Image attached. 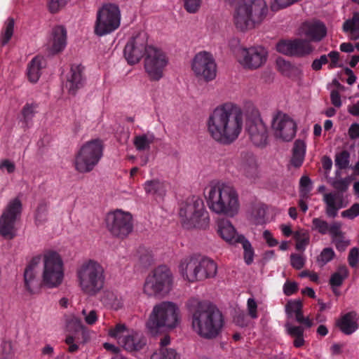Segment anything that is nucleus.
<instances>
[{
	"label": "nucleus",
	"instance_id": "obj_34",
	"mask_svg": "<svg viewBox=\"0 0 359 359\" xmlns=\"http://www.w3.org/2000/svg\"><path fill=\"white\" fill-rule=\"evenodd\" d=\"M101 302L104 306L115 311L121 309L123 304L122 297L117 293L109 290L104 292Z\"/></svg>",
	"mask_w": 359,
	"mask_h": 359
},
{
	"label": "nucleus",
	"instance_id": "obj_22",
	"mask_svg": "<svg viewBox=\"0 0 359 359\" xmlns=\"http://www.w3.org/2000/svg\"><path fill=\"white\" fill-rule=\"evenodd\" d=\"M325 25L319 21L306 22L299 29V34L304 36L311 41H320L326 35Z\"/></svg>",
	"mask_w": 359,
	"mask_h": 359
},
{
	"label": "nucleus",
	"instance_id": "obj_4",
	"mask_svg": "<svg viewBox=\"0 0 359 359\" xmlns=\"http://www.w3.org/2000/svg\"><path fill=\"white\" fill-rule=\"evenodd\" d=\"M268 13L269 7L265 0H242L233 12V24L238 32L245 33L259 27Z\"/></svg>",
	"mask_w": 359,
	"mask_h": 359
},
{
	"label": "nucleus",
	"instance_id": "obj_48",
	"mask_svg": "<svg viewBox=\"0 0 359 359\" xmlns=\"http://www.w3.org/2000/svg\"><path fill=\"white\" fill-rule=\"evenodd\" d=\"M66 325H67V328L69 331L79 332L84 329V325H83L81 320L75 316H69L67 319Z\"/></svg>",
	"mask_w": 359,
	"mask_h": 359
},
{
	"label": "nucleus",
	"instance_id": "obj_13",
	"mask_svg": "<svg viewBox=\"0 0 359 359\" xmlns=\"http://www.w3.org/2000/svg\"><path fill=\"white\" fill-rule=\"evenodd\" d=\"M168 62L165 53L161 49L149 46L144 59V69L151 81H159Z\"/></svg>",
	"mask_w": 359,
	"mask_h": 359
},
{
	"label": "nucleus",
	"instance_id": "obj_37",
	"mask_svg": "<svg viewBox=\"0 0 359 359\" xmlns=\"http://www.w3.org/2000/svg\"><path fill=\"white\" fill-rule=\"evenodd\" d=\"M343 29L345 32L349 33L351 39H359V13H353L351 19L344 22Z\"/></svg>",
	"mask_w": 359,
	"mask_h": 359
},
{
	"label": "nucleus",
	"instance_id": "obj_55",
	"mask_svg": "<svg viewBox=\"0 0 359 359\" xmlns=\"http://www.w3.org/2000/svg\"><path fill=\"white\" fill-rule=\"evenodd\" d=\"M329 231L327 233H329L333 240H336L337 238H339L342 236L341 232V224L339 222H334L332 224H329L328 226Z\"/></svg>",
	"mask_w": 359,
	"mask_h": 359
},
{
	"label": "nucleus",
	"instance_id": "obj_30",
	"mask_svg": "<svg viewBox=\"0 0 359 359\" xmlns=\"http://www.w3.org/2000/svg\"><path fill=\"white\" fill-rule=\"evenodd\" d=\"M358 315L355 311H350L337 320V325L345 334L350 335L358 328Z\"/></svg>",
	"mask_w": 359,
	"mask_h": 359
},
{
	"label": "nucleus",
	"instance_id": "obj_39",
	"mask_svg": "<svg viewBox=\"0 0 359 359\" xmlns=\"http://www.w3.org/2000/svg\"><path fill=\"white\" fill-rule=\"evenodd\" d=\"M14 19L8 18L4 22L0 34V43L1 46L6 45L13 36L14 32Z\"/></svg>",
	"mask_w": 359,
	"mask_h": 359
},
{
	"label": "nucleus",
	"instance_id": "obj_36",
	"mask_svg": "<svg viewBox=\"0 0 359 359\" xmlns=\"http://www.w3.org/2000/svg\"><path fill=\"white\" fill-rule=\"evenodd\" d=\"M43 58L36 56L34 57L27 67V76L32 83H36L41 76Z\"/></svg>",
	"mask_w": 359,
	"mask_h": 359
},
{
	"label": "nucleus",
	"instance_id": "obj_41",
	"mask_svg": "<svg viewBox=\"0 0 359 359\" xmlns=\"http://www.w3.org/2000/svg\"><path fill=\"white\" fill-rule=\"evenodd\" d=\"M238 243L242 244L243 249V258L246 264L250 265L253 262L255 252L250 241L244 236L241 237Z\"/></svg>",
	"mask_w": 359,
	"mask_h": 359
},
{
	"label": "nucleus",
	"instance_id": "obj_27",
	"mask_svg": "<svg viewBox=\"0 0 359 359\" xmlns=\"http://www.w3.org/2000/svg\"><path fill=\"white\" fill-rule=\"evenodd\" d=\"M146 344V339L142 333L130 330L125 338L121 339V346L132 352L141 350Z\"/></svg>",
	"mask_w": 359,
	"mask_h": 359
},
{
	"label": "nucleus",
	"instance_id": "obj_50",
	"mask_svg": "<svg viewBox=\"0 0 359 359\" xmlns=\"http://www.w3.org/2000/svg\"><path fill=\"white\" fill-rule=\"evenodd\" d=\"M329 224L320 218H313L312 220V229L317 231L320 234H327L329 231Z\"/></svg>",
	"mask_w": 359,
	"mask_h": 359
},
{
	"label": "nucleus",
	"instance_id": "obj_26",
	"mask_svg": "<svg viewBox=\"0 0 359 359\" xmlns=\"http://www.w3.org/2000/svg\"><path fill=\"white\" fill-rule=\"evenodd\" d=\"M67 45V30L65 27L58 25L52 29L49 41L50 51L53 54L62 51Z\"/></svg>",
	"mask_w": 359,
	"mask_h": 359
},
{
	"label": "nucleus",
	"instance_id": "obj_17",
	"mask_svg": "<svg viewBox=\"0 0 359 359\" xmlns=\"http://www.w3.org/2000/svg\"><path fill=\"white\" fill-rule=\"evenodd\" d=\"M237 60L245 69H255L263 65L267 58V52L262 46L240 48L236 53Z\"/></svg>",
	"mask_w": 359,
	"mask_h": 359
},
{
	"label": "nucleus",
	"instance_id": "obj_47",
	"mask_svg": "<svg viewBox=\"0 0 359 359\" xmlns=\"http://www.w3.org/2000/svg\"><path fill=\"white\" fill-rule=\"evenodd\" d=\"M266 210L264 207L255 206L253 208L250 219L255 224H262L264 222Z\"/></svg>",
	"mask_w": 359,
	"mask_h": 359
},
{
	"label": "nucleus",
	"instance_id": "obj_42",
	"mask_svg": "<svg viewBox=\"0 0 359 359\" xmlns=\"http://www.w3.org/2000/svg\"><path fill=\"white\" fill-rule=\"evenodd\" d=\"M129 330L125 324L118 323L114 327L109 330V335L117 340L118 343L121 344V339L125 338V336L128 334Z\"/></svg>",
	"mask_w": 359,
	"mask_h": 359
},
{
	"label": "nucleus",
	"instance_id": "obj_54",
	"mask_svg": "<svg viewBox=\"0 0 359 359\" xmlns=\"http://www.w3.org/2000/svg\"><path fill=\"white\" fill-rule=\"evenodd\" d=\"M81 313L84 318L85 323L88 325H93L98 320V314L95 310L88 311L86 309H83Z\"/></svg>",
	"mask_w": 359,
	"mask_h": 359
},
{
	"label": "nucleus",
	"instance_id": "obj_2",
	"mask_svg": "<svg viewBox=\"0 0 359 359\" xmlns=\"http://www.w3.org/2000/svg\"><path fill=\"white\" fill-rule=\"evenodd\" d=\"M192 330L200 337L212 340L217 338L224 327V318L218 309L197 298L186 304Z\"/></svg>",
	"mask_w": 359,
	"mask_h": 359
},
{
	"label": "nucleus",
	"instance_id": "obj_63",
	"mask_svg": "<svg viewBox=\"0 0 359 359\" xmlns=\"http://www.w3.org/2000/svg\"><path fill=\"white\" fill-rule=\"evenodd\" d=\"M297 284L294 282L286 281L283 285V292L287 296L292 295L297 290Z\"/></svg>",
	"mask_w": 359,
	"mask_h": 359
},
{
	"label": "nucleus",
	"instance_id": "obj_31",
	"mask_svg": "<svg viewBox=\"0 0 359 359\" xmlns=\"http://www.w3.org/2000/svg\"><path fill=\"white\" fill-rule=\"evenodd\" d=\"M198 263L201 266L198 267L197 271L201 274V276L196 277V281L203 280L215 276L217 271V266L213 260L208 257L199 256Z\"/></svg>",
	"mask_w": 359,
	"mask_h": 359
},
{
	"label": "nucleus",
	"instance_id": "obj_51",
	"mask_svg": "<svg viewBox=\"0 0 359 359\" xmlns=\"http://www.w3.org/2000/svg\"><path fill=\"white\" fill-rule=\"evenodd\" d=\"M302 303L300 300L289 301L285 306V312L288 317L302 310Z\"/></svg>",
	"mask_w": 359,
	"mask_h": 359
},
{
	"label": "nucleus",
	"instance_id": "obj_8",
	"mask_svg": "<svg viewBox=\"0 0 359 359\" xmlns=\"http://www.w3.org/2000/svg\"><path fill=\"white\" fill-rule=\"evenodd\" d=\"M173 276L166 266L156 268L146 278L144 292L149 297H163L172 290Z\"/></svg>",
	"mask_w": 359,
	"mask_h": 359
},
{
	"label": "nucleus",
	"instance_id": "obj_56",
	"mask_svg": "<svg viewBox=\"0 0 359 359\" xmlns=\"http://www.w3.org/2000/svg\"><path fill=\"white\" fill-rule=\"evenodd\" d=\"M184 6L189 13H196L200 8L202 0H183Z\"/></svg>",
	"mask_w": 359,
	"mask_h": 359
},
{
	"label": "nucleus",
	"instance_id": "obj_15",
	"mask_svg": "<svg viewBox=\"0 0 359 359\" xmlns=\"http://www.w3.org/2000/svg\"><path fill=\"white\" fill-rule=\"evenodd\" d=\"M191 69L199 79L212 81L217 74V65L212 55L206 51L196 54L191 62Z\"/></svg>",
	"mask_w": 359,
	"mask_h": 359
},
{
	"label": "nucleus",
	"instance_id": "obj_1",
	"mask_svg": "<svg viewBox=\"0 0 359 359\" xmlns=\"http://www.w3.org/2000/svg\"><path fill=\"white\" fill-rule=\"evenodd\" d=\"M243 119V112L239 106L231 102L223 104L210 114L207 120L208 132L215 142L231 144L241 135Z\"/></svg>",
	"mask_w": 359,
	"mask_h": 359
},
{
	"label": "nucleus",
	"instance_id": "obj_49",
	"mask_svg": "<svg viewBox=\"0 0 359 359\" xmlns=\"http://www.w3.org/2000/svg\"><path fill=\"white\" fill-rule=\"evenodd\" d=\"M350 159V154L344 150L337 154L335 156V165L339 169H345L348 166Z\"/></svg>",
	"mask_w": 359,
	"mask_h": 359
},
{
	"label": "nucleus",
	"instance_id": "obj_23",
	"mask_svg": "<svg viewBox=\"0 0 359 359\" xmlns=\"http://www.w3.org/2000/svg\"><path fill=\"white\" fill-rule=\"evenodd\" d=\"M323 201L325 205V211L330 218H335L340 209L346 206L343 196L337 192L324 193Z\"/></svg>",
	"mask_w": 359,
	"mask_h": 359
},
{
	"label": "nucleus",
	"instance_id": "obj_33",
	"mask_svg": "<svg viewBox=\"0 0 359 359\" xmlns=\"http://www.w3.org/2000/svg\"><path fill=\"white\" fill-rule=\"evenodd\" d=\"M144 189L147 194L160 198H163L166 193L165 183L156 179L146 181Z\"/></svg>",
	"mask_w": 359,
	"mask_h": 359
},
{
	"label": "nucleus",
	"instance_id": "obj_35",
	"mask_svg": "<svg viewBox=\"0 0 359 359\" xmlns=\"http://www.w3.org/2000/svg\"><path fill=\"white\" fill-rule=\"evenodd\" d=\"M306 153V144L303 140L295 141L293 147V154L291 159V164L296 167H300L304 161Z\"/></svg>",
	"mask_w": 359,
	"mask_h": 359
},
{
	"label": "nucleus",
	"instance_id": "obj_53",
	"mask_svg": "<svg viewBox=\"0 0 359 359\" xmlns=\"http://www.w3.org/2000/svg\"><path fill=\"white\" fill-rule=\"evenodd\" d=\"M70 0H50L48 8L51 13H56L63 8Z\"/></svg>",
	"mask_w": 359,
	"mask_h": 359
},
{
	"label": "nucleus",
	"instance_id": "obj_44",
	"mask_svg": "<svg viewBox=\"0 0 359 359\" xmlns=\"http://www.w3.org/2000/svg\"><path fill=\"white\" fill-rule=\"evenodd\" d=\"M335 256L332 248H325L317 257V263L320 267H323L328 262H331Z\"/></svg>",
	"mask_w": 359,
	"mask_h": 359
},
{
	"label": "nucleus",
	"instance_id": "obj_60",
	"mask_svg": "<svg viewBox=\"0 0 359 359\" xmlns=\"http://www.w3.org/2000/svg\"><path fill=\"white\" fill-rule=\"evenodd\" d=\"M348 261L351 267L355 268L357 266L359 261V250L357 248H353L350 250Z\"/></svg>",
	"mask_w": 359,
	"mask_h": 359
},
{
	"label": "nucleus",
	"instance_id": "obj_11",
	"mask_svg": "<svg viewBox=\"0 0 359 359\" xmlns=\"http://www.w3.org/2000/svg\"><path fill=\"white\" fill-rule=\"evenodd\" d=\"M121 24V12L115 4L104 5L97 12L94 32L102 36L116 30Z\"/></svg>",
	"mask_w": 359,
	"mask_h": 359
},
{
	"label": "nucleus",
	"instance_id": "obj_5",
	"mask_svg": "<svg viewBox=\"0 0 359 359\" xmlns=\"http://www.w3.org/2000/svg\"><path fill=\"white\" fill-rule=\"evenodd\" d=\"M180 323V309L172 302L163 301L155 304L149 314L146 326L152 334L161 330H172Z\"/></svg>",
	"mask_w": 359,
	"mask_h": 359
},
{
	"label": "nucleus",
	"instance_id": "obj_32",
	"mask_svg": "<svg viewBox=\"0 0 359 359\" xmlns=\"http://www.w3.org/2000/svg\"><path fill=\"white\" fill-rule=\"evenodd\" d=\"M155 139L154 133L148 131L135 136L133 144L138 151H149L151 145L154 142Z\"/></svg>",
	"mask_w": 359,
	"mask_h": 359
},
{
	"label": "nucleus",
	"instance_id": "obj_40",
	"mask_svg": "<svg viewBox=\"0 0 359 359\" xmlns=\"http://www.w3.org/2000/svg\"><path fill=\"white\" fill-rule=\"evenodd\" d=\"M38 104L36 103H27L21 111L22 119L25 127H29L32 118L36 113Z\"/></svg>",
	"mask_w": 359,
	"mask_h": 359
},
{
	"label": "nucleus",
	"instance_id": "obj_29",
	"mask_svg": "<svg viewBox=\"0 0 359 359\" xmlns=\"http://www.w3.org/2000/svg\"><path fill=\"white\" fill-rule=\"evenodd\" d=\"M217 233L221 238L229 244L238 243L243 235H238L233 226L228 220L222 219L218 222Z\"/></svg>",
	"mask_w": 359,
	"mask_h": 359
},
{
	"label": "nucleus",
	"instance_id": "obj_14",
	"mask_svg": "<svg viewBox=\"0 0 359 359\" xmlns=\"http://www.w3.org/2000/svg\"><path fill=\"white\" fill-rule=\"evenodd\" d=\"M21 212L22 203L18 198H14L8 203L0 217V234L4 238L11 239L15 236V225Z\"/></svg>",
	"mask_w": 359,
	"mask_h": 359
},
{
	"label": "nucleus",
	"instance_id": "obj_46",
	"mask_svg": "<svg viewBox=\"0 0 359 359\" xmlns=\"http://www.w3.org/2000/svg\"><path fill=\"white\" fill-rule=\"evenodd\" d=\"M294 236L297 241L296 249L297 250L304 251L309 243V236L305 232L296 231Z\"/></svg>",
	"mask_w": 359,
	"mask_h": 359
},
{
	"label": "nucleus",
	"instance_id": "obj_25",
	"mask_svg": "<svg viewBox=\"0 0 359 359\" xmlns=\"http://www.w3.org/2000/svg\"><path fill=\"white\" fill-rule=\"evenodd\" d=\"M236 168L242 175L249 179L256 177L258 173L257 161L252 154H242L236 163Z\"/></svg>",
	"mask_w": 359,
	"mask_h": 359
},
{
	"label": "nucleus",
	"instance_id": "obj_7",
	"mask_svg": "<svg viewBox=\"0 0 359 359\" xmlns=\"http://www.w3.org/2000/svg\"><path fill=\"white\" fill-rule=\"evenodd\" d=\"M179 215L182 226L186 229H206L209 226L210 217L203 200L193 196L182 205Z\"/></svg>",
	"mask_w": 359,
	"mask_h": 359
},
{
	"label": "nucleus",
	"instance_id": "obj_10",
	"mask_svg": "<svg viewBox=\"0 0 359 359\" xmlns=\"http://www.w3.org/2000/svg\"><path fill=\"white\" fill-rule=\"evenodd\" d=\"M42 283L48 288L59 287L64 279L63 262L60 255L55 252H48L43 256Z\"/></svg>",
	"mask_w": 359,
	"mask_h": 359
},
{
	"label": "nucleus",
	"instance_id": "obj_16",
	"mask_svg": "<svg viewBox=\"0 0 359 359\" xmlns=\"http://www.w3.org/2000/svg\"><path fill=\"white\" fill-rule=\"evenodd\" d=\"M246 129L255 145L260 147L266 143L267 129L260 118L259 111L255 107H252L248 113Z\"/></svg>",
	"mask_w": 359,
	"mask_h": 359
},
{
	"label": "nucleus",
	"instance_id": "obj_43",
	"mask_svg": "<svg viewBox=\"0 0 359 359\" xmlns=\"http://www.w3.org/2000/svg\"><path fill=\"white\" fill-rule=\"evenodd\" d=\"M150 359H178L176 351L170 348H159L155 351Z\"/></svg>",
	"mask_w": 359,
	"mask_h": 359
},
{
	"label": "nucleus",
	"instance_id": "obj_61",
	"mask_svg": "<svg viewBox=\"0 0 359 359\" xmlns=\"http://www.w3.org/2000/svg\"><path fill=\"white\" fill-rule=\"evenodd\" d=\"M332 187L339 191H345L349 185V180L347 178L335 180L332 182Z\"/></svg>",
	"mask_w": 359,
	"mask_h": 359
},
{
	"label": "nucleus",
	"instance_id": "obj_19",
	"mask_svg": "<svg viewBox=\"0 0 359 359\" xmlns=\"http://www.w3.org/2000/svg\"><path fill=\"white\" fill-rule=\"evenodd\" d=\"M277 50L286 55L304 57L313 51L309 41L302 39L283 40L276 45Z\"/></svg>",
	"mask_w": 359,
	"mask_h": 359
},
{
	"label": "nucleus",
	"instance_id": "obj_20",
	"mask_svg": "<svg viewBox=\"0 0 359 359\" xmlns=\"http://www.w3.org/2000/svg\"><path fill=\"white\" fill-rule=\"evenodd\" d=\"M147 37L145 33L141 32L127 43L124 48V56L130 65L137 63L144 55H147Z\"/></svg>",
	"mask_w": 359,
	"mask_h": 359
},
{
	"label": "nucleus",
	"instance_id": "obj_9",
	"mask_svg": "<svg viewBox=\"0 0 359 359\" xmlns=\"http://www.w3.org/2000/svg\"><path fill=\"white\" fill-rule=\"evenodd\" d=\"M103 155V144L98 139L86 142L75 158V168L79 172H89L97 165Z\"/></svg>",
	"mask_w": 359,
	"mask_h": 359
},
{
	"label": "nucleus",
	"instance_id": "obj_21",
	"mask_svg": "<svg viewBox=\"0 0 359 359\" xmlns=\"http://www.w3.org/2000/svg\"><path fill=\"white\" fill-rule=\"evenodd\" d=\"M40 262V256L33 257L24 272L25 285L27 290L31 294L38 293L43 285L42 280L40 281L37 276L38 266Z\"/></svg>",
	"mask_w": 359,
	"mask_h": 359
},
{
	"label": "nucleus",
	"instance_id": "obj_3",
	"mask_svg": "<svg viewBox=\"0 0 359 359\" xmlns=\"http://www.w3.org/2000/svg\"><path fill=\"white\" fill-rule=\"evenodd\" d=\"M205 196L209 208L216 214L233 217L239 211L238 194L229 184L211 182L205 190Z\"/></svg>",
	"mask_w": 359,
	"mask_h": 359
},
{
	"label": "nucleus",
	"instance_id": "obj_59",
	"mask_svg": "<svg viewBox=\"0 0 359 359\" xmlns=\"http://www.w3.org/2000/svg\"><path fill=\"white\" fill-rule=\"evenodd\" d=\"M359 215V203H354L351 207L343 212L341 216L353 219Z\"/></svg>",
	"mask_w": 359,
	"mask_h": 359
},
{
	"label": "nucleus",
	"instance_id": "obj_38",
	"mask_svg": "<svg viewBox=\"0 0 359 359\" xmlns=\"http://www.w3.org/2000/svg\"><path fill=\"white\" fill-rule=\"evenodd\" d=\"M349 271L346 266L341 265L337 268L335 271L330 277V284L332 287H340L345 279L348 278Z\"/></svg>",
	"mask_w": 359,
	"mask_h": 359
},
{
	"label": "nucleus",
	"instance_id": "obj_64",
	"mask_svg": "<svg viewBox=\"0 0 359 359\" xmlns=\"http://www.w3.org/2000/svg\"><path fill=\"white\" fill-rule=\"evenodd\" d=\"M327 62V56L326 55H323L320 58L316 59L313 61L311 67L313 69L318 71L322 68L323 65H325Z\"/></svg>",
	"mask_w": 359,
	"mask_h": 359
},
{
	"label": "nucleus",
	"instance_id": "obj_12",
	"mask_svg": "<svg viewBox=\"0 0 359 359\" xmlns=\"http://www.w3.org/2000/svg\"><path fill=\"white\" fill-rule=\"evenodd\" d=\"M105 220L107 229L116 237L124 238L133 231V217L128 212L116 210L109 212Z\"/></svg>",
	"mask_w": 359,
	"mask_h": 359
},
{
	"label": "nucleus",
	"instance_id": "obj_18",
	"mask_svg": "<svg viewBox=\"0 0 359 359\" xmlns=\"http://www.w3.org/2000/svg\"><path fill=\"white\" fill-rule=\"evenodd\" d=\"M271 130L276 138L288 142L295 136L297 125L288 115L278 111L273 116Z\"/></svg>",
	"mask_w": 359,
	"mask_h": 359
},
{
	"label": "nucleus",
	"instance_id": "obj_6",
	"mask_svg": "<svg viewBox=\"0 0 359 359\" xmlns=\"http://www.w3.org/2000/svg\"><path fill=\"white\" fill-rule=\"evenodd\" d=\"M76 277L80 289L89 296L98 293L104 284V268L93 259L86 260L78 267Z\"/></svg>",
	"mask_w": 359,
	"mask_h": 359
},
{
	"label": "nucleus",
	"instance_id": "obj_57",
	"mask_svg": "<svg viewBox=\"0 0 359 359\" xmlns=\"http://www.w3.org/2000/svg\"><path fill=\"white\" fill-rule=\"evenodd\" d=\"M287 333L291 337H296L304 335V329L302 326L293 325L290 323L285 324Z\"/></svg>",
	"mask_w": 359,
	"mask_h": 359
},
{
	"label": "nucleus",
	"instance_id": "obj_45",
	"mask_svg": "<svg viewBox=\"0 0 359 359\" xmlns=\"http://www.w3.org/2000/svg\"><path fill=\"white\" fill-rule=\"evenodd\" d=\"M299 194L300 197L303 198H308L309 193L312 189V182L308 176H302L299 181Z\"/></svg>",
	"mask_w": 359,
	"mask_h": 359
},
{
	"label": "nucleus",
	"instance_id": "obj_58",
	"mask_svg": "<svg viewBox=\"0 0 359 359\" xmlns=\"http://www.w3.org/2000/svg\"><path fill=\"white\" fill-rule=\"evenodd\" d=\"M247 311L252 319L258 318L257 304L254 298H249L247 302Z\"/></svg>",
	"mask_w": 359,
	"mask_h": 359
},
{
	"label": "nucleus",
	"instance_id": "obj_24",
	"mask_svg": "<svg viewBox=\"0 0 359 359\" xmlns=\"http://www.w3.org/2000/svg\"><path fill=\"white\" fill-rule=\"evenodd\" d=\"M199 256H191L183 259L179 266V270L182 277L189 282L196 281V277L201 276L198 273V267Z\"/></svg>",
	"mask_w": 359,
	"mask_h": 359
},
{
	"label": "nucleus",
	"instance_id": "obj_28",
	"mask_svg": "<svg viewBox=\"0 0 359 359\" xmlns=\"http://www.w3.org/2000/svg\"><path fill=\"white\" fill-rule=\"evenodd\" d=\"M82 72L83 67L81 65H72L71 67L65 87L72 95H75L76 91L83 86L84 79Z\"/></svg>",
	"mask_w": 359,
	"mask_h": 359
},
{
	"label": "nucleus",
	"instance_id": "obj_52",
	"mask_svg": "<svg viewBox=\"0 0 359 359\" xmlns=\"http://www.w3.org/2000/svg\"><path fill=\"white\" fill-rule=\"evenodd\" d=\"M306 262V257L302 254H292L290 255V264L297 269L299 270L304 266Z\"/></svg>",
	"mask_w": 359,
	"mask_h": 359
},
{
	"label": "nucleus",
	"instance_id": "obj_62",
	"mask_svg": "<svg viewBox=\"0 0 359 359\" xmlns=\"http://www.w3.org/2000/svg\"><path fill=\"white\" fill-rule=\"evenodd\" d=\"M46 205L44 204L39 205L36 213V222L38 224H41L46 219Z\"/></svg>",
	"mask_w": 359,
	"mask_h": 359
}]
</instances>
